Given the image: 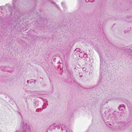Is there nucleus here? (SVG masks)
I'll return each mask as SVG.
<instances>
[{
  "label": "nucleus",
  "mask_w": 132,
  "mask_h": 132,
  "mask_svg": "<svg viewBox=\"0 0 132 132\" xmlns=\"http://www.w3.org/2000/svg\"><path fill=\"white\" fill-rule=\"evenodd\" d=\"M23 132H32L31 131L29 126L26 123L23 125Z\"/></svg>",
  "instance_id": "nucleus-1"
},
{
  "label": "nucleus",
  "mask_w": 132,
  "mask_h": 132,
  "mask_svg": "<svg viewBox=\"0 0 132 132\" xmlns=\"http://www.w3.org/2000/svg\"><path fill=\"white\" fill-rule=\"evenodd\" d=\"M1 69L4 71H6L7 72L12 73L13 72V69L11 70V69L10 67H1Z\"/></svg>",
  "instance_id": "nucleus-2"
},
{
  "label": "nucleus",
  "mask_w": 132,
  "mask_h": 132,
  "mask_svg": "<svg viewBox=\"0 0 132 132\" xmlns=\"http://www.w3.org/2000/svg\"><path fill=\"white\" fill-rule=\"evenodd\" d=\"M61 126V130L63 131V130L65 131V132H67V130H66L65 127V126L62 125V126L61 125H56V128H57V129H59L60 128V127Z\"/></svg>",
  "instance_id": "nucleus-3"
},
{
  "label": "nucleus",
  "mask_w": 132,
  "mask_h": 132,
  "mask_svg": "<svg viewBox=\"0 0 132 132\" xmlns=\"http://www.w3.org/2000/svg\"><path fill=\"white\" fill-rule=\"evenodd\" d=\"M56 128V125L55 124H53L51 125L49 128L50 130H52Z\"/></svg>",
  "instance_id": "nucleus-4"
},
{
  "label": "nucleus",
  "mask_w": 132,
  "mask_h": 132,
  "mask_svg": "<svg viewBox=\"0 0 132 132\" xmlns=\"http://www.w3.org/2000/svg\"><path fill=\"white\" fill-rule=\"evenodd\" d=\"M118 109L120 110H122L125 109V107L123 104L120 105Z\"/></svg>",
  "instance_id": "nucleus-5"
},
{
  "label": "nucleus",
  "mask_w": 132,
  "mask_h": 132,
  "mask_svg": "<svg viewBox=\"0 0 132 132\" xmlns=\"http://www.w3.org/2000/svg\"><path fill=\"white\" fill-rule=\"evenodd\" d=\"M119 123L120 124H121V126H119L120 128H121L122 129H125V122H120Z\"/></svg>",
  "instance_id": "nucleus-6"
},
{
  "label": "nucleus",
  "mask_w": 132,
  "mask_h": 132,
  "mask_svg": "<svg viewBox=\"0 0 132 132\" xmlns=\"http://www.w3.org/2000/svg\"><path fill=\"white\" fill-rule=\"evenodd\" d=\"M79 53H78V54H79V57L82 58L84 56V54L82 53V52L81 51H79Z\"/></svg>",
  "instance_id": "nucleus-7"
},
{
  "label": "nucleus",
  "mask_w": 132,
  "mask_h": 132,
  "mask_svg": "<svg viewBox=\"0 0 132 132\" xmlns=\"http://www.w3.org/2000/svg\"><path fill=\"white\" fill-rule=\"evenodd\" d=\"M42 99L43 100V102L44 104H45V105H48V104L47 103V100L46 99Z\"/></svg>",
  "instance_id": "nucleus-8"
},
{
  "label": "nucleus",
  "mask_w": 132,
  "mask_h": 132,
  "mask_svg": "<svg viewBox=\"0 0 132 132\" xmlns=\"http://www.w3.org/2000/svg\"><path fill=\"white\" fill-rule=\"evenodd\" d=\"M127 51L126 50L127 49H126L125 51H128V52L129 53V54H132V51L130 50V49H128H128H127Z\"/></svg>",
  "instance_id": "nucleus-9"
},
{
  "label": "nucleus",
  "mask_w": 132,
  "mask_h": 132,
  "mask_svg": "<svg viewBox=\"0 0 132 132\" xmlns=\"http://www.w3.org/2000/svg\"><path fill=\"white\" fill-rule=\"evenodd\" d=\"M80 51V49L79 48H77L75 50V53H76L77 52L78 53V52H79V51Z\"/></svg>",
  "instance_id": "nucleus-10"
},
{
  "label": "nucleus",
  "mask_w": 132,
  "mask_h": 132,
  "mask_svg": "<svg viewBox=\"0 0 132 132\" xmlns=\"http://www.w3.org/2000/svg\"><path fill=\"white\" fill-rule=\"evenodd\" d=\"M85 0V1L87 2H88L89 1L91 2H93V1L92 0V1H91V0ZM93 1H94V0H93Z\"/></svg>",
  "instance_id": "nucleus-11"
},
{
  "label": "nucleus",
  "mask_w": 132,
  "mask_h": 132,
  "mask_svg": "<svg viewBox=\"0 0 132 132\" xmlns=\"http://www.w3.org/2000/svg\"><path fill=\"white\" fill-rule=\"evenodd\" d=\"M61 4H62V6H63L64 7V3H61Z\"/></svg>",
  "instance_id": "nucleus-12"
},
{
  "label": "nucleus",
  "mask_w": 132,
  "mask_h": 132,
  "mask_svg": "<svg viewBox=\"0 0 132 132\" xmlns=\"http://www.w3.org/2000/svg\"><path fill=\"white\" fill-rule=\"evenodd\" d=\"M33 80L34 81H32V82H34V83H35L36 81V80Z\"/></svg>",
  "instance_id": "nucleus-13"
},
{
  "label": "nucleus",
  "mask_w": 132,
  "mask_h": 132,
  "mask_svg": "<svg viewBox=\"0 0 132 132\" xmlns=\"http://www.w3.org/2000/svg\"><path fill=\"white\" fill-rule=\"evenodd\" d=\"M82 70L83 71H85L86 70V69L85 68H83L82 69Z\"/></svg>",
  "instance_id": "nucleus-14"
},
{
  "label": "nucleus",
  "mask_w": 132,
  "mask_h": 132,
  "mask_svg": "<svg viewBox=\"0 0 132 132\" xmlns=\"http://www.w3.org/2000/svg\"><path fill=\"white\" fill-rule=\"evenodd\" d=\"M16 132H19V131H16Z\"/></svg>",
  "instance_id": "nucleus-15"
},
{
  "label": "nucleus",
  "mask_w": 132,
  "mask_h": 132,
  "mask_svg": "<svg viewBox=\"0 0 132 132\" xmlns=\"http://www.w3.org/2000/svg\"><path fill=\"white\" fill-rule=\"evenodd\" d=\"M46 108V107H45L44 108H43L42 109V110H43V109H44Z\"/></svg>",
  "instance_id": "nucleus-16"
},
{
  "label": "nucleus",
  "mask_w": 132,
  "mask_h": 132,
  "mask_svg": "<svg viewBox=\"0 0 132 132\" xmlns=\"http://www.w3.org/2000/svg\"><path fill=\"white\" fill-rule=\"evenodd\" d=\"M51 3L52 4L54 3L53 2H52Z\"/></svg>",
  "instance_id": "nucleus-17"
},
{
  "label": "nucleus",
  "mask_w": 132,
  "mask_h": 132,
  "mask_svg": "<svg viewBox=\"0 0 132 132\" xmlns=\"http://www.w3.org/2000/svg\"><path fill=\"white\" fill-rule=\"evenodd\" d=\"M2 12H1V11H0V13H2Z\"/></svg>",
  "instance_id": "nucleus-18"
},
{
  "label": "nucleus",
  "mask_w": 132,
  "mask_h": 132,
  "mask_svg": "<svg viewBox=\"0 0 132 132\" xmlns=\"http://www.w3.org/2000/svg\"><path fill=\"white\" fill-rule=\"evenodd\" d=\"M100 60H101V57H100Z\"/></svg>",
  "instance_id": "nucleus-19"
}]
</instances>
